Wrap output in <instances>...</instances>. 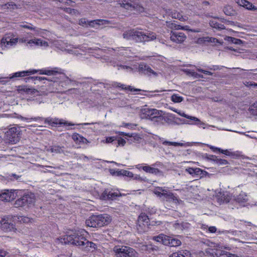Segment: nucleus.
<instances>
[{"label":"nucleus","mask_w":257,"mask_h":257,"mask_svg":"<svg viewBox=\"0 0 257 257\" xmlns=\"http://www.w3.org/2000/svg\"><path fill=\"white\" fill-rule=\"evenodd\" d=\"M116 257H138V253L133 248L127 246L115 245L112 249Z\"/></svg>","instance_id":"nucleus-5"},{"label":"nucleus","mask_w":257,"mask_h":257,"mask_svg":"<svg viewBox=\"0 0 257 257\" xmlns=\"http://www.w3.org/2000/svg\"><path fill=\"white\" fill-rule=\"evenodd\" d=\"M174 227L178 230H183L189 228L190 224L188 222H176L174 225Z\"/></svg>","instance_id":"nucleus-28"},{"label":"nucleus","mask_w":257,"mask_h":257,"mask_svg":"<svg viewBox=\"0 0 257 257\" xmlns=\"http://www.w3.org/2000/svg\"><path fill=\"white\" fill-rule=\"evenodd\" d=\"M210 148L213 150V151H215L216 150H217L218 151L220 152V151H221V149L220 148H216V147H213V146H211L210 147Z\"/></svg>","instance_id":"nucleus-63"},{"label":"nucleus","mask_w":257,"mask_h":257,"mask_svg":"<svg viewBox=\"0 0 257 257\" xmlns=\"http://www.w3.org/2000/svg\"><path fill=\"white\" fill-rule=\"evenodd\" d=\"M18 38H14L10 35H6L1 41L2 45H4L6 47H11L15 45L18 42Z\"/></svg>","instance_id":"nucleus-16"},{"label":"nucleus","mask_w":257,"mask_h":257,"mask_svg":"<svg viewBox=\"0 0 257 257\" xmlns=\"http://www.w3.org/2000/svg\"><path fill=\"white\" fill-rule=\"evenodd\" d=\"M60 69L58 68H54L51 70L47 69H43L41 70H31L27 71H23L21 72H18L13 75L11 78L14 77H23L25 76H29L32 74H34L36 73L37 72H39L40 74L43 75H56L57 74H60Z\"/></svg>","instance_id":"nucleus-4"},{"label":"nucleus","mask_w":257,"mask_h":257,"mask_svg":"<svg viewBox=\"0 0 257 257\" xmlns=\"http://www.w3.org/2000/svg\"><path fill=\"white\" fill-rule=\"evenodd\" d=\"M217 257H239L238 255L230 253L224 250H219L216 253Z\"/></svg>","instance_id":"nucleus-29"},{"label":"nucleus","mask_w":257,"mask_h":257,"mask_svg":"<svg viewBox=\"0 0 257 257\" xmlns=\"http://www.w3.org/2000/svg\"><path fill=\"white\" fill-rule=\"evenodd\" d=\"M19 219L20 222L23 223H28L31 221V219L26 216H21Z\"/></svg>","instance_id":"nucleus-49"},{"label":"nucleus","mask_w":257,"mask_h":257,"mask_svg":"<svg viewBox=\"0 0 257 257\" xmlns=\"http://www.w3.org/2000/svg\"><path fill=\"white\" fill-rule=\"evenodd\" d=\"M141 34H139L137 42H146L152 41L156 39V36L155 33L150 32L147 33L143 32L140 31Z\"/></svg>","instance_id":"nucleus-14"},{"label":"nucleus","mask_w":257,"mask_h":257,"mask_svg":"<svg viewBox=\"0 0 257 257\" xmlns=\"http://www.w3.org/2000/svg\"><path fill=\"white\" fill-rule=\"evenodd\" d=\"M63 147H60L59 146H53L51 147L50 149V151L52 153H55L56 154H61L62 153H63V151L62 150V148Z\"/></svg>","instance_id":"nucleus-36"},{"label":"nucleus","mask_w":257,"mask_h":257,"mask_svg":"<svg viewBox=\"0 0 257 257\" xmlns=\"http://www.w3.org/2000/svg\"><path fill=\"white\" fill-rule=\"evenodd\" d=\"M14 190H4L0 192V200L10 202L14 200L17 194Z\"/></svg>","instance_id":"nucleus-12"},{"label":"nucleus","mask_w":257,"mask_h":257,"mask_svg":"<svg viewBox=\"0 0 257 257\" xmlns=\"http://www.w3.org/2000/svg\"><path fill=\"white\" fill-rule=\"evenodd\" d=\"M172 17L174 19H178L181 21H186L187 20V17L183 16L181 14L177 12L172 13Z\"/></svg>","instance_id":"nucleus-33"},{"label":"nucleus","mask_w":257,"mask_h":257,"mask_svg":"<svg viewBox=\"0 0 257 257\" xmlns=\"http://www.w3.org/2000/svg\"><path fill=\"white\" fill-rule=\"evenodd\" d=\"M3 8L4 9H15V8H17V6L14 3L11 2L3 5Z\"/></svg>","instance_id":"nucleus-43"},{"label":"nucleus","mask_w":257,"mask_h":257,"mask_svg":"<svg viewBox=\"0 0 257 257\" xmlns=\"http://www.w3.org/2000/svg\"><path fill=\"white\" fill-rule=\"evenodd\" d=\"M215 164L218 165H225L228 164V161L224 159L217 158Z\"/></svg>","instance_id":"nucleus-46"},{"label":"nucleus","mask_w":257,"mask_h":257,"mask_svg":"<svg viewBox=\"0 0 257 257\" xmlns=\"http://www.w3.org/2000/svg\"><path fill=\"white\" fill-rule=\"evenodd\" d=\"M88 21L85 18H82L79 20V24L83 26H84V25H88Z\"/></svg>","instance_id":"nucleus-54"},{"label":"nucleus","mask_w":257,"mask_h":257,"mask_svg":"<svg viewBox=\"0 0 257 257\" xmlns=\"http://www.w3.org/2000/svg\"><path fill=\"white\" fill-rule=\"evenodd\" d=\"M116 173L117 174V176L122 175L128 177L130 178H132L134 177V174L132 172L126 170H122L120 171H116Z\"/></svg>","instance_id":"nucleus-35"},{"label":"nucleus","mask_w":257,"mask_h":257,"mask_svg":"<svg viewBox=\"0 0 257 257\" xmlns=\"http://www.w3.org/2000/svg\"><path fill=\"white\" fill-rule=\"evenodd\" d=\"M114 86L116 87H118L121 88L123 90H128L131 91H141V89H138V88H134L131 86H125V85L119 83H116L114 84Z\"/></svg>","instance_id":"nucleus-30"},{"label":"nucleus","mask_w":257,"mask_h":257,"mask_svg":"<svg viewBox=\"0 0 257 257\" xmlns=\"http://www.w3.org/2000/svg\"><path fill=\"white\" fill-rule=\"evenodd\" d=\"M114 140V137H107L106 138V142L107 143H112Z\"/></svg>","instance_id":"nucleus-60"},{"label":"nucleus","mask_w":257,"mask_h":257,"mask_svg":"<svg viewBox=\"0 0 257 257\" xmlns=\"http://www.w3.org/2000/svg\"><path fill=\"white\" fill-rule=\"evenodd\" d=\"M153 193L164 201L173 202L176 204H180L182 201L175 196L174 194L167 191L165 187H157L153 191Z\"/></svg>","instance_id":"nucleus-3"},{"label":"nucleus","mask_w":257,"mask_h":257,"mask_svg":"<svg viewBox=\"0 0 257 257\" xmlns=\"http://www.w3.org/2000/svg\"><path fill=\"white\" fill-rule=\"evenodd\" d=\"M234 200L236 202L242 204L248 201L247 194L245 192H241L238 195L235 197Z\"/></svg>","instance_id":"nucleus-24"},{"label":"nucleus","mask_w":257,"mask_h":257,"mask_svg":"<svg viewBox=\"0 0 257 257\" xmlns=\"http://www.w3.org/2000/svg\"><path fill=\"white\" fill-rule=\"evenodd\" d=\"M21 90H22V91H24V92H26V93H27L28 94L34 93L36 91L34 89L28 88L26 86H22V88L21 89Z\"/></svg>","instance_id":"nucleus-42"},{"label":"nucleus","mask_w":257,"mask_h":257,"mask_svg":"<svg viewBox=\"0 0 257 257\" xmlns=\"http://www.w3.org/2000/svg\"><path fill=\"white\" fill-rule=\"evenodd\" d=\"M183 71L187 74L190 75L192 76L197 77V73L190 69H184Z\"/></svg>","instance_id":"nucleus-48"},{"label":"nucleus","mask_w":257,"mask_h":257,"mask_svg":"<svg viewBox=\"0 0 257 257\" xmlns=\"http://www.w3.org/2000/svg\"><path fill=\"white\" fill-rule=\"evenodd\" d=\"M110 24V21L108 20L103 19H97L88 21V26L92 28H95V26H99L102 25H109Z\"/></svg>","instance_id":"nucleus-18"},{"label":"nucleus","mask_w":257,"mask_h":257,"mask_svg":"<svg viewBox=\"0 0 257 257\" xmlns=\"http://www.w3.org/2000/svg\"><path fill=\"white\" fill-rule=\"evenodd\" d=\"M206 158L207 160L212 161L215 163L217 157L215 155H208L206 156Z\"/></svg>","instance_id":"nucleus-52"},{"label":"nucleus","mask_w":257,"mask_h":257,"mask_svg":"<svg viewBox=\"0 0 257 257\" xmlns=\"http://www.w3.org/2000/svg\"><path fill=\"white\" fill-rule=\"evenodd\" d=\"M225 40L237 45H240L242 43V41L241 40L232 37H226L225 38Z\"/></svg>","instance_id":"nucleus-34"},{"label":"nucleus","mask_w":257,"mask_h":257,"mask_svg":"<svg viewBox=\"0 0 257 257\" xmlns=\"http://www.w3.org/2000/svg\"><path fill=\"white\" fill-rule=\"evenodd\" d=\"M125 143L126 142L123 139L120 138L118 140V144L119 145H121L123 146L125 144Z\"/></svg>","instance_id":"nucleus-58"},{"label":"nucleus","mask_w":257,"mask_h":257,"mask_svg":"<svg viewBox=\"0 0 257 257\" xmlns=\"http://www.w3.org/2000/svg\"><path fill=\"white\" fill-rule=\"evenodd\" d=\"M177 113L178 114H179L181 116H183V117H184L185 118L190 119L191 120H193L197 121V122H199L201 124H204L203 122H201L200 121V120L198 118H197L196 117H194V116H189V115L185 114L184 112L181 111L180 110L179 111V112H177Z\"/></svg>","instance_id":"nucleus-32"},{"label":"nucleus","mask_w":257,"mask_h":257,"mask_svg":"<svg viewBox=\"0 0 257 257\" xmlns=\"http://www.w3.org/2000/svg\"><path fill=\"white\" fill-rule=\"evenodd\" d=\"M60 241L62 243H70L80 246L86 250H89L90 248L95 249L97 247L95 243L89 241L85 237L80 235L78 232H74L70 234L64 235L61 237Z\"/></svg>","instance_id":"nucleus-1"},{"label":"nucleus","mask_w":257,"mask_h":257,"mask_svg":"<svg viewBox=\"0 0 257 257\" xmlns=\"http://www.w3.org/2000/svg\"><path fill=\"white\" fill-rule=\"evenodd\" d=\"M248 110L251 114L254 115H257V102L252 104L249 107Z\"/></svg>","instance_id":"nucleus-40"},{"label":"nucleus","mask_w":257,"mask_h":257,"mask_svg":"<svg viewBox=\"0 0 257 257\" xmlns=\"http://www.w3.org/2000/svg\"><path fill=\"white\" fill-rule=\"evenodd\" d=\"M139 169H142L146 173L157 175L161 173L160 170L157 168H155L154 167H152L150 166H140L138 165V167H137Z\"/></svg>","instance_id":"nucleus-22"},{"label":"nucleus","mask_w":257,"mask_h":257,"mask_svg":"<svg viewBox=\"0 0 257 257\" xmlns=\"http://www.w3.org/2000/svg\"><path fill=\"white\" fill-rule=\"evenodd\" d=\"M182 26L181 25H177L176 24V26H175V30H182Z\"/></svg>","instance_id":"nucleus-64"},{"label":"nucleus","mask_w":257,"mask_h":257,"mask_svg":"<svg viewBox=\"0 0 257 257\" xmlns=\"http://www.w3.org/2000/svg\"><path fill=\"white\" fill-rule=\"evenodd\" d=\"M111 221L110 216L107 214L92 215L85 221L87 226L91 227H101L108 224Z\"/></svg>","instance_id":"nucleus-2"},{"label":"nucleus","mask_w":257,"mask_h":257,"mask_svg":"<svg viewBox=\"0 0 257 257\" xmlns=\"http://www.w3.org/2000/svg\"><path fill=\"white\" fill-rule=\"evenodd\" d=\"M186 35L183 32H176L172 30L170 32V40L178 44L183 43L186 39Z\"/></svg>","instance_id":"nucleus-13"},{"label":"nucleus","mask_w":257,"mask_h":257,"mask_svg":"<svg viewBox=\"0 0 257 257\" xmlns=\"http://www.w3.org/2000/svg\"><path fill=\"white\" fill-rule=\"evenodd\" d=\"M163 111L155 108H145L142 110V118L153 120L155 118H160L163 115Z\"/></svg>","instance_id":"nucleus-9"},{"label":"nucleus","mask_w":257,"mask_h":257,"mask_svg":"<svg viewBox=\"0 0 257 257\" xmlns=\"http://www.w3.org/2000/svg\"><path fill=\"white\" fill-rule=\"evenodd\" d=\"M138 229L140 232L147 231L148 226L150 225L149 218L145 213H141L138 218Z\"/></svg>","instance_id":"nucleus-11"},{"label":"nucleus","mask_w":257,"mask_h":257,"mask_svg":"<svg viewBox=\"0 0 257 257\" xmlns=\"http://www.w3.org/2000/svg\"><path fill=\"white\" fill-rule=\"evenodd\" d=\"M185 171L192 175L193 177L201 176L208 174L205 171L201 170L199 168H188L185 169Z\"/></svg>","instance_id":"nucleus-17"},{"label":"nucleus","mask_w":257,"mask_h":257,"mask_svg":"<svg viewBox=\"0 0 257 257\" xmlns=\"http://www.w3.org/2000/svg\"><path fill=\"white\" fill-rule=\"evenodd\" d=\"M244 7L248 10H257V8L256 7L253 6L251 3H249L247 1H246V4Z\"/></svg>","instance_id":"nucleus-47"},{"label":"nucleus","mask_w":257,"mask_h":257,"mask_svg":"<svg viewBox=\"0 0 257 257\" xmlns=\"http://www.w3.org/2000/svg\"><path fill=\"white\" fill-rule=\"evenodd\" d=\"M22 27L24 28H26V29L32 30H35V29H36L35 27H33L30 26L26 25H22Z\"/></svg>","instance_id":"nucleus-59"},{"label":"nucleus","mask_w":257,"mask_h":257,"mask_svg":"<svg viewBox=\"0 0 257 257\" xmlns=\"http://www.w3.org/2000/svg\"><path fill=\"white\" fill-rule=\"evenodd\" d=\"M223 22L225 23L227 25H234L235 26V24H234V22H232V21H226V20H224L222 21Z\"/></svg>","instance_id":"nucleus-62"},{"label":"nucleus","mask_w":257,"mask_h":257,"mask_svg":"<svg viewBox=\"0 0 257 257\" xmlns=\"http://www.w3.org/2000/svg\"><path fill=\"white\" fill-rule=\"evenodd\" d=\"M208 230L211 233H214L216 231V228L215 226L209 227Z\"/></svg>","instance_id":"nucleus-61"},{"label":"nucleus","mask_w":257,"mask_h":257,"mask_svg":"<svg viewBox=\"0 0 257 257\" xmlns=\"http://www.w3.org/2000/svg\"><path fill=\"white\" fill-rule=\"evenodd\" d=\"M18 117L19 118H21L22 120H35V121L43 120L44 119V118L41 117H39V116L35 117H32V118H28L24 117L20 115V116H18Z\"/></svg>","instance_id":"nucleus-44"},{"label":"nucleus","mask_w":257,"mask_h":257,"mask_svg":"<svg viewBox=\"0 0 257 257\" xmlns=\"http://www.w3.org/2000/svg\"><path fill=\"white\" fill-rule=\"evenodd\" d=\"M153 239L157 242H161L164 245L170 246H178L181 245V242L179 239L174 238L163 234L157 236H154Z\"/></svg>","instance_id":"nucleus-6"},{"label":"nucleus","mask_w":257,"mask_h":257,"mask_svg":"<svg viewBox=\"0 0 257 257\" xmlns=\"http://www.w3.org/2000/svg\"><path fill=\"white\" fill-rule=\"evenodd\" d=\"M44 120L45 123H48L52 126H53L55 124H66V125L68 124V125H74V124H72L71 123H68L67 122H64L63 121V120H62V119H56V118L52 119L51 118H44Z\"/></svg>","instance_id":"nucleus-20"},{"label":"nucleus","mask_w":257,"mask_h":257,"mask_svg":"<svg viewBox=\"0 0 257 257\" xmlns=\"http://www.w3.org/2000/svg\"><path fill=\"white\" fill-rule=\"evenodd\" d=\"M206 42H210L211 43L215 44L216 43H218V40L215 38L209 37H204L202 38H200L197 40V43L199 44H203Z\"/></svg>","instance_id":"nucleus-25"},{"label":"nucleus","mask_w":257,"mask_h":257,"mask_svg":"<svg viewBox=\"0 0 257 257\" xmlns=\"http://www.w3.org/2000/svg\"><path fill=\"white\" fill-rule=\"evenodd\" d=\"M0 223L2 227L6 231L11 230L14 227V224L11 222V220H9L8 217L2 218L0 220Z\"/></svg>","instance_id":"nucleus-19"},{"label":"nucleus","mask_w":257,"mask_h":257,"mask_svg":"<svg viewBox=\"0 0 257 257\" xmlns=\"http://www.w3.org/2000/svg\"><path fill=\"white\" fill-rule=\"evenodd\" d=\"M167 27L172 29V30H175V26L176 24L172 23L171 22H167Z\"/></svg>","instance_id":"nucleus-55"},{"label":"nucleus","mask_w":257,"mask_h":257,"mask_svg":"<svg viewBox=\"0 0 257 257\" xmlns=\"http://www.w3.org/2000/svg\"><path fill=\"white\" fill-rule=\"evenodd\" d=\"M171 100L175 103H179L183 100V97L176 94H174L171 96Z\"/></svg>","instance_id":"nucleus-39"},{"label":"nucleus","mask_w":257,"mask_h":257,"mask_svg":"<svg viewBox=\"0 0 257 257\" xmlns=\"http://www.w3.org/2000/svg\"><path fill=\"white\" fill-rule=\"evenodd\" d=\"M19 128L13 127L6 133V139L12 144H16L20 139Z\"/></svg>","instance_id":"nucleus-10"},{"label":"nucleus","mask_w":257,"mask_h":257,"mask_svg":"<svg viewBox=\"0 0 257 257\" xmlns=\"http://www.w3.org/2000/svg\"><path fill=\"white\" fill-rule=\"evenodd\" d=\"M164 145L174 146H183V144L181 143L170 142L167 141H164L162 142Z\"/></svg>","instance_id":"nucleus-41"},{"label":"nucleus","mask_w":257,"mask_h":257,"mask_svg":"<svg viewBox=\"0 0 257 257\" xmlns=\"http://www.w3.org/2000/svg\"><path fill=\"white\" fill-rule=\"evenodd\" d=\"M118 134L119 135H122V136H127L128 137H130V138H133V139L135 140V141H139V140L141 139L140 137L137 135V134H126V133H124L123 132H118Z\"/></svg>","instance_id":"nucleus-38"},{"label":"nucleus","mask_w":257,"mask_h":257,"mask_svg":"<svg viewBox=\"0 0 257 257\" xmlns=\"http://www.w3.org/2000/svg\"><path fill=\"white\" fill-rule=\"evenodd\" d=\"M220 152L223 154H225V155H227V156H233L234 155V154L233 153L227 150L221 149V151H220Z\"/></svg>","instance_id":"nucleus-53"},{"label":"nucleus","mask_w":257,"mask_h":257,"mask_svg":"<svg viewBox=\"0 0 257 257\" xmlns=\"http://www.w3.org/2000/svg\"><path fill=\"white\" fill-rule=\"evenodd\" d=\"M28 43L29 44L33 43L37 46H45V47L48 46V43L47 42L43 41V40H42L41 39H34L33 40H31L28 42Z\"/></svg>","instance_id":"nucleus-27"},{"label":"nucleus","mask_w":257,"mask_h":257,"mask_svg":"<svg viewBox=\"0 0 257 257\" xmlns=\"http://www.w3.org/2000/svg\"><path fill=\"white\" fill-rule=\"evenodd\" d=\"M139 34H141L140 30L133 29L125 31L123 33L122 36L123 38L126 40L133 39L137 42V39H138Z\"/></svg>","instance_id":"nucleus-15"},{"label":"nucleus","mask_w":257,"mask_h":257,"mask_svg":"<svg viewBox=\"0 0 257 257\" xmlns=\"http://www.w3.org/2000/svg\"><path fill=\"white\" fill-rule=\"evenodd\" d=\"M27 80H26V82H27L28 80H39V81H42L44 80H48L46 77H39V76H36V77H29L27 78H26Z\"/></svg>","instance_id":"nucleus-45"},{"label":"nucleus","mask_w":257,"mask_h":257,"mask_svg":"<svg viewBox=\"0 0 257 257\" xmlns=\"http://www.w3.org/2000/svg\"><path fill=\"white\" fill-rule=\"evenodd\" d=\"M190 252L187 250H181L177 252L173 253L169 257H190Z\"/></svg>","instance_id":"nucleus-26"},{"label":"nucleus","mask_w":257,"mask_h":257,"mask_svg":"<svg viewBox=\"0 0 257 257\" xmlns=\"http://www.w3.org/2000/svg\"><path fill=\"white\" fill-rule=\"evenodd\" d=\"M139 70L143 72L145 74H147L150 75L151 74H153L155 76L158 75V74L155 72L153 70H152L149 66L144 64H141L139 66Z\"/></svg>","instance_id":"nucleus-21"},{"label":"nucleus","mask_w":257,"mask_h":257,"mask_svg":"<svg viewBox=\"0 0 257 257\" xmlns=\"http://www.w3.org/2000/svg\"><path fill=\"white\" fill-rule=\"evenodd\" d=\"M102 195L103 198L105 199H113L116 197L118 196V194L116 193L105 191L103 193Z\"/></svg>","instance_id":"nucleus-31"},{"label":"nucleus","mask_w":257,"mask_h":257,"mask_svg":"<svg viewBox=\"0 0 257 257\" xmlns=\"http://www.w3.org/2000/svg\"><path fill=\"white\" fill-rule=\"evenodd\" d=\"M35 201L34 194H25L20 199H17L15 202L16 207H30L34 205Z\"/></svg>","instance_id":"nucleus-7"},{"label":"nucleus","mask_w":257,"mask_h":257,"mask_svg":"<svg viewBox=\"0 0 257 257\" xmlns=\"http://www.w3.org/2000/svg\"><path fill=\"white\" fill-rule=\"evenodd\" d=\"M196 69L198 71L202 72L205 74L208 75H212L213 73L210 71L204 70L203 69H202L200 68L196 67Z\"/></svg>","instance_id":"nucleus-51"},{"label":"nucleus","mask_w":257,"mask_h":257,"mask_svg":"<svg viewBox=\"0 0 257 257\" xmlns=\"http://www.w3.org/2000/svg\"><path fill=\"white\" fill-rule=\"evenodd\" d=\"M244 84L247 87L257 86V83L251 81H245L244 82Z\"/></svg>","instance_id":"nucleus-50"},{"label":"nucleus","mask_w":257,"mask_h":257,"mask_svg":"<svg viewBox=\"0 0 257 257\" xmlns=\"http://www.w3.org/2000/svg\"><path fill=\"white\" fill-rule=\"evenodd\" d=\"M8 252L3 249L0 248V257H5L8 254Z\"/></svg>","instance_id":"nucleus-57"},{"label":"nucleus","mask_w":257,"mask_h":257,"mask_svg":"<svg viewBox=\"0 0 257 257\" xmlns=\"http://www.w3.org/2000/svg\"><path fill=\"white\" fill-rule=\"evenodd\" d=\"M72 138L76 143L86 144L89 143V141L86 138L77 133L73 134L72 136Z\"/></svg>","instance_id":"nucleus-23"},{"label":"nucleus","mask_w":257,"mask_h":257,"mask_svg":"<svg viewBox=\"0 0 257 257\" xmlns=\"http://www.w3.org/2000/svg\"><path fill=\"white\" fill-rule=\"evenodd\" d=\"M121 7L130 11L135 10L139 13L144 11V8L139 5L138 0H120Z\"/></svg>","instance_id":"nucleus-8"},{"label":"nucleus","mask_w":257,"mask_h":257,"mask_svg":"<svg viewBox=\"0 0 257 257\" xmlns=\"http://www.w3.org/2000/svg\"><path fill=\"white\" fill-rule=\"evenodd\" d=\"M210 25L212 27L217 29H218V30H224L225 29V27L223 25H222L221 24H219V23H218L216 22L213 21H211L210 23Z\"/></svg>","instance_id":"nucleus-37"},{"label":"nucleus","mask_w":257,"mask_h":257,"mask_svg":"<svg viewBox=\"0 0 257 257\" xmlns=\"http://www.w3.org/2000/svg\"><path fill=\"white\" fill-rule=\"evenodd\" d=\"M236 3L239 6L244 7L246 4V0H236Z\"/></svg>","instance_id":"nucleus-56"}]
</instances>
